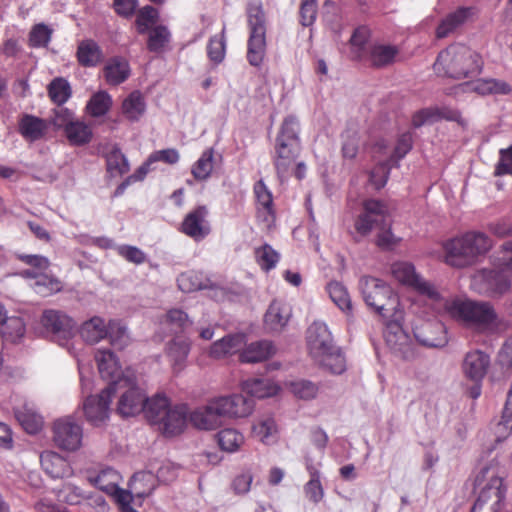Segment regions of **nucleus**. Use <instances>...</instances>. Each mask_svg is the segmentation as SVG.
Wrapping results in <instances>:
<instances>
[{
	"label": "nucleus",
	"mask_w": 512,
	"mask_h": 512,
	"mask_svg": "<svg viewBox=\"0 0 512 512\" xmlns=\"http://www.w3.org/2000/svg\"><path fill=\"white\" fill-rule=\"evenodd\" d=\"M320 364L333 374H342L346 370L345 358L337 347L327 353L319 355Z\"/></svg>",
	"instance_id": "obj_48"
},
{
	"label": "nucleus",
	"mask_w": 512,
	"mask_h": 512,
	"mask_svg": "<svg viewBox=\"0 0 512 512\" xmlns=\"http://www.w3.org/2000/svg\"><path fill=\"white\" fill-rule=\"evenodd\" d=\"M54 116L52 124L57 129H64V131L75 121L74 113L62 105L54 109Z\"/></svg>",
	"instance_id": "obj_59"
},
{
	"label": "nucleus",
	"mask_w": 512,
	"mask_h": 512,
	"mask_svg": "<svg viewBox=\"0 0 512 512\" xmlns=\"http://www.w3.org/2000/svg\"><path fill=\"white\" fill-rule=\"evenodd\" d=\"M42 469L51 478H68L73 475V469L66 459L53 451H44L40 455Z\"/></svg>",
	"instance_id": "obj_24"
},
{
	"label": "nucleus",
	"mask_w": 512,
	"mask_h": 512,
	"mask_svg": "<svg viewBox=\"0 0 512 512\" xmlns=\"http://www.w3.org/2000/svg\"><path fill=\"white\" fill-rule=\"evenodd\" d=\"M291 390L300 399L310 400L316 397L318 385L309 380H298L291 383Z\"/></svg>",
	"instance_id": "obj_54"
},
{
	"label": "nucleus",
	"mask_w": 512,
	"mask_h": 512,
	"mask_svg": "<svg viewBox=\"0 0 512 512\" xmlns=\"http://www.w3.org/2000/svg\"><path fill=\"white\" fill-rule=\"evenodd\" d=\"M50 99L58 106L66 103L72 95L68 80L63 77L54 78L47 87Z\"/></svg>",
	"instance_id": "obj_43"
},
{
	"label": "nucleus",
	"mask_w": 512,
	"mask_h": 512,
	"mask_svg": "<svg viewBox=\"0 0 512 512\" xmlns=\"http://www.w3.org/2000/svg\"><path fill=\"white\" fill-rule=\"evenodd\" d=\"M98 371L101 378L108 382L105 391L115 393L118 386L124 383L130 384L132 375L127 372L124 374L119 366L118 360L110 350H98L95 354Z\"/></svg>",
	"instance_id": "obj_13"
},
{
	"label": "nucleus",
	"mask_w": 512,
	"mask_h": 512,
	"mask_svg": "<svg viewBox=\"0 0 512 512\" xmlns=\"http://www.w3.org/2000/svg\"><path fill=\"white\" fill-rule=\"evenodd\" d=\"M244 344V334L227 335L211 345L209 354L213 358H221L239 351Z\"/></svg>",
	"instance_id": "obj_31"
},
{
	"label": "nucleus",
	"mask_w": 512,
	"mask_h": 512,
	"mask_svg": "<svg viewBox=\"0 0 512 512\" xmlns=\"http://www.w3.org/2000/svg\"><path fill=\"white\" fill-rule=\"evenodd\" d=\"M170 406L169 399L165 395L156 394L151 398L147 397L143 412L150 424L158 425L160 421H163Z\"/></svg>",
	"instance_id": "obj_32"
},
{
	"label": "nucleus",
	"mask_w": 512,
	"mask_h": 512,
	"mask_svg": "<svg viewBox=\"0 0 512 512\" xmlns=\"http://www.w3.org/2000/svg\"><path fill=\"white\" fill-rule=\"evenodd\" d=\"M110 344L118 350H122L130 344L131 338L127 327L119 320H110L107 323V336Z\"/></svg>",
	"instance_id": "obj_39"
},
{
	"label": "nucleus",
	"mask_w": 512,
	"mask_h": 512,
	"mask_svg": "<svg viewBox=\"0 0 512 512\" xmlns=\"http://www.w3.org/2000/svg\"><path fill=\"white\" fill-rule=\"evenodd\" d=\"M474 14L471 7H460L454 12L449 13L438 25L436 37L443 39L456 32L464 23Z\"/></svg>",
	"instance_id": "obj_25"
},
{
	"label": "nucleus",
	"mask_w": 512,
	"mask_h": 512,
	"mask_svg": "<svg viewBox=\"0 0 512 512\" xmlns=\"http://www.w3.org/2000/svg\"><path fill=\"white\" fill-rule=\"evenodd\" d=\"M79 332L86 343L95 344L106 338L107 324L103 318L94 316L81 325Z\"/></svg>",
	"instance_id": "obj_33"
},
{
	"label": "nucleus",
	"mask_w": 512,
	"mask_h": 512,
	"mask_svg": "<svg viewBox=\"0 0 512 512\" xmlns=\"http://www.w3.org/2000/svg\"><path fill=\"white\" fill-rule=\"evenodd\" d=\"M264 322L271 331H280L288 322V317L283 315L280 303L274 301L270 304L264 316Z\"/></svg>",
	"instance_id": "obj_50"
},
{
	"label": "nucleus",
	"mask_w": 512,
	"mask_h": 512,
	"mask_svg": "<svg viewBox=\"0 0 512 512\" xmlns=\"http://www.w3.org/2000/svg\"><path fill=\"white\" fill-rule=\"evenodd\" d=\"M0 333L5 341L16 343L25 334V324L20 317L6 316L1 322Z\"/></svg>",
	"instance_id": "obj_41"
},
{
	"label": "nucleus",
	"mask_w": 512,
	"mask_h": 512,
	"mask_svg": "<svg viewBox=\"0 0 512 512\" xmlns=\"http://www.w3.org/2000/svg\"><path fill=\"white\" fill-rule=\"evenodd\" d=\"M220 448L227 452L236 451L244 442L243 435L235 429H223L217 434Z\"/></svg>",
	"instance_id": "obj_49"
},
{
	"label": "nucleus",
	"mask_w": 512,
	"mask_h": 512,
	"mask_svg": "<svg viewBox=\"0 0 512 512\" xmlns=\"http://www.w3.org/2000/svg\"><path fill=\"white\" fill-rule=\"evenodd\" d=\"M188 414L186 405L170 406L163 417V421H160L157 425L158 429L166 436L179 435L187 425Z\"/></svg>",
	"instance_id": "obj_23"
},
{
	"label": "nucleus",
	"mask_w": 512,
	"mask_h": 512,
	"mask_svg": "<svg viewBox=\"0 0 512 512\" xmlns=\"http://www.w3.org/2000/svg\"><path fill=\"white\" fill-rule=\"evenodd\" d=\"M490 358L487 354L476 350L466 354L463 361V371L467 378L473 382H481L484 378Z\"/></svg>",
	"instance_id": "obj_26"
},
{
	"label": "nucleus",
	"mask_w": 512,
	"mask_h": 512,
	"mask_svg": "<svg viewBox=\"0 0 512 512\" xmlns=\"http://www.w3.org/2000/svg\"><path fill=\"white\" fill-rule=\"evenodd\" d=\"M169 40V32L164 26L155 27L149 34L147 47L152 52L160 51Z\"/></svg>",
	"instance_id": "obj_56"
},
{
	"label": "nucleus",
	"mask_w": 512,
	"mask_h": 512,
	"mask_svg": "<svg viewBox=\"0 0 512 512\" xmlns=\"http://www.w3.org/2000/svg\"><path fill=\"white\" fill-rule=\"evenodd\" d=\"M482 66L481 56L463 44H453L441 51L433 65L436 73L454 79L476 76Z\"/></svg>",
	"instance_id": "obj_3"
},
{
	"label": "nucleus",
	"mask_w": 512,
	"mask_h": 512,
	"mask_svg": "<svg viewBox=\"0 0 512 512\" xmlns=\"http://www.w3.org/2000/svg\"><path fill=\"white\" fill-rule=\"evenodd\" d=\"M413 137L410 132L403 133L399 136L397 144L394 148L391 161L398 162L406 156V154L412 149Z\"/></svg>",
	"instance_id": "obj_60"
},
{
	"label": "nucleus",
	"mask_w": 512,
	"mask_h": 512,
	"mask_svg": "<svg viewBox=\"0 0 512 512\" xmlns=\"http://www.w3.org/2000/svg\"><path fill=\"white\" fill-rule=\"evenodd\" d=\"M166 351L174 370H181L189 354L190 345L184 339H174L168 343Z\"/></svg>",
	"instance_id": "obj_42"
},
{
	"label": "nucleus",
	"mask_w": 512,
	"mask_h": 512,
	"mask_svg": "<svg viewBox=\"0 0 512 512\" xmlns=\"http://www.w3.org/2000/svg\"><path fill=\"white\" fill-rule=\"evenodd\" d=\"M120 388H127L121 395L117 411L123 417L134 416L144 410L147 396L144 391L137 387L134 382V377H131V382L128 385L122 383Z\"/></svg>",
	"instance_id": "obj_19"
},
{
	"label": "nucleus",
	"mask_w": 512,
	"mask_h": 512,
	"mask_svg": "<svg viewBox=\"0 0 512 512\" xmlns=\"http://www.w3.org/2000/svg\"><path fill=\"white\" fill-rule=\"evenodd\" d=\"M388 218L389 210L384 202L376 199L366 200L363 204V212L357 217L354 224L357 233L354 240L360 242L362 237L369 235L373 228H377L379 233L376 245L385 251L392 250L400 243L401 238L392 233Z\"/></svg>",
	"instance_id": "obj_2"
},
{
	"label": "nucleus",
	"mask_w": 512,
	"mask_h": 512,
	"mask_svg": "<svg viewBox=\"0 0 512 512\" xmlns=\"http://www.w3.org/2000/svg\"><path fill=\"white\" fill-rule=\"evenodd\" d=\"M472 92L481 96H504L512 92V86L502 79L485 77L460 83L451 89L455 96Z\"/></svg>",
	"instance_id": "obj_14"
},
{
	"label": "nucleus",
	"mask_w": 512,
	"mask_h": 512,
	"mask_svg": "<svg viewBox=\"0 0 512 512\" xmlns=\"http://www.w3.org/2000/svg\"><path fill=\"white\" fill-rule=\"evenodd\" d=\"M47 129L45 121L33 115H24L19 123V131L21 135L30 140L36 141L41 139Z\"/></svg>",
	"instance_id": "obj_35"
},
{
	"label": "nucleus",
	"mask_w": 512,
	"mask_h": 512,
	"mask_svg": "<svg viewBox=\"0 0 512 512\" xmlns=\"http://www.w3.org/2000/svg\"><path fill=\"white\" fill-rule=\"evenodd\" d=\"M359 289L366 305L383 318L401 310L398 295L384 281L363 276L359 280Z\"/></svg>",
	"instance_id": "obj_9"
},
{
	"label": "nucleus",
	"mask_w": 512,
	"mask_h": 512,
	"mask_svg": "<svg viewBox=\"0 0 512 512\" xmlns=\"http://www.w3.org/2000/svg\"><path fill=\"white\" fill-rule=\"evenodd\" d=\"M497 264L493 269H481L473 278V285L480 293L490 296L502 295L512 286V241L501 246Z\"/></svg>",
	"instance_id": "obj_4"
},
{
	"label": "nucleus",
	"mask_w": 512,
	"mask_h": 512,
	"mask_svg": "<svg viewBox=\"0 0 512 512\" xmlns=\"http://www.w3.org/2000/svg\"><path fill=\"white\" fill-rule=\"evenodd\" d=\"M40 323L42 333L46 338L60 346L68 347L75 331V323L72 318L64 312L50 309L43 312Z\"/></svg>",
	"instance_id": "obj_11"
},
{
	"label": "nucleus",
	"mask_w": 512,
	"mask_h": 512,
	"mask_svg": "<svg viewBox=\"0 0 512 512\" xmlns=\"http://www.w3.org/2000/svg\"><path fill=\"white\" fill-rule=\"evenodd\" d=\"M307 344L314 356L327 353L336 347L327 325L321 321H314L307 329Z\"/></svg>",
	"instance_id": "obj_21"
},
{
	"label": "nucleus",
	"mask_w": 512,
	"mask_h": 512,
	"mask_svg": "<svg viewBox=\"0 0 512 512\" xmlns=\"http://www.w3.org/2000/svg\"><path fill=\"white\" fill-rule=\"evenodd\" d=\"M255 259L262 270L270 271L279 262L280 254L271 245L266 243L255 249Z\"/></svg>",
	"instance_id": "obj_47"
},
{
	"label": "nucleus",
	"mask_w": 512,
	"mask_h": 512,
	"mask_svg": "<svg viewBox=\"0 0 512 512\" xmlns=\"http://www.w3.org/2000/svg\"><path fill=\"white\" fill-rule=\"evenodd\" d=\"M213 155V148L205 150L192 166L191 173L195 180L205 181L211 176L213 170Z\"/></svg>",
	"instance_id": "obj_45"
},
{
	"label": "nucleus",
	"mask_w": 512,
	"mask_h": 512,
	"mask_svg": "<svg viewBox=\"0 0 512 512\" xmlns=\"http://www.w3.org/2000/svg\"><path fill=\"white\" fill-rule=\"evenodd\" d=\"M55 445L66 451H75L81 446L82 428L70 417L58 419L53 426Z\"/></svg>",
	"instance_id": "obj_15"
},
{
	"label": "nucleus",
	"mask_w": 512,
	"mask_h": 512,
	"mask_svg": "<svg viewBox=\"0 0 512 512\" xmlns=\"http://www.w3.org/2000/svg\"><path fill=\"white\" fill-rule=\"evenodd\" d=\"M311 479L305 484L304 491L306 496L314 503H318L324 496V491L320 482V473L313 467H308Z\"/></svg>",
	"instance_id": "obj_53"
},
{
	"label": "nucleus",
	"mask_w": 512,
	"mask_h": 512,
	"mask_svg": "<svg viewBox=\"0 0 512 512\" xmlns=\"http://www.w3.org/2000/svg\"><path fill=\"white\" fill-rule=\"evenodd\" d=\"M317 4L316 0H302L300 6V22L303 26L312 25L316 19Z\"/></svg>",
	"instance_id": "obj_62"
},
{
	"label": "nucleus",
	"mask_w": 512,
	"mask_h": 512,
	"mask_svg": "<svg viewBox=\"0 0 512 512\" xmlns=\"http://www.w3.org/2000/svg\"><path fill=\"white\" fill-rule=\"evenodd\" d=\"M445 308L452 318L476 331L490 328L497 319L494 308L488 302L456 298L447 301Z\"/></svg>",
	"instance_id": "obj_7"
},
{
	"label": "nucleus",
	"mask_w": 512,
	"mask_h": 512,
	"mask_svg": "<svg viewBox=\"0 0 512 512\" xmlns=\"http://www.w3.org/2000/svg\"><path fill=\"white\" fill-rule=\"evenodd\" d=\"M370 38V30L366 26L356 28L350 38V43L353 48H357V58L363 59L365 53V45Z\"/></svg>",
	"instance_id": "obj_55"
},
{
	"label": "nucleus",
	"mask_w": 512,
	"mask_h": 512,
	"mask_svg": "<svg viewBox=\"0 0 512 512\" xmlns=\"http://www.w3.org/2000/svg\"><path fill=\"white\" fill-rule=\"evenodd\" d=\"M491 247L492 241L486 234L477 231L467 232L444 245L446 263L456 268L470 266Z\"/></svg>",
	"instance_id": "obj_5"
},
{
	"label": "nucleus",
	"mask_w": 512,
	"mask_h": 512,
	"mask_svg": "<svg viewBox=\"0 0 512 512\" xmlns=\"http://www.w3.org/2000/svg\"><path fill=\"white\" fill-rule=\"evenodd\" d=\"M275 353L272 342L261 340L246 346L240 353L239 359L242 363H258L266 361Z\"/></svg>",
	"instance_id": "obj_28"
},
{
	"label": "nucleus",
	"mask_w": 512,
	"mask_h": 512,
	"mask_svg": "<svg viewBox=\"0 0 512 512\" xmlns=\"http://www.w3.org/2000/svg\"><path fill=\"white\" fill-rule=\"evenodd\" d=\"M109 391L102 390L99 395L88 396L83 409L86 419L94 426H100L109 418V405L112 395Z\"/></svg>",
	"instance_id": "obj_20"
},
{
	"label": "nucleus",
	"mask_w": 512,
	"mask_h": 512,
	"mask_svg": "<svg viewBox=\"0 0 512 512\" xmlns=\"http://www.w3.org/2000/svg\"><path fill=\"white\" fill-rule=\"evenodd\" d=\"M206 206H198L189 212L182 222V232L196 241L204 239L210 233V226L206 217Z\"/></svg>",
	"instance_id": "obj_22"
},
{
	"label": "nucleus",
	"mask_w": 512,
	"mask_h": 512,
	"mask_svg": "<svg viewBox=\"0 0 512 512\" xmlns=\"http://www.w3.org/2000/svg\"><path fill=\"white\" fill-rule=\"evenodd\" d=\"M502 479L494 477L482 488L471 512H497L498 506L504 500L505 491L502 490Z\"/></svg>",
	"instance_id": "obj_18"
},
{
	"label": "nucleus",
	"mask_w": 512,
	"mask_h": 512,
	"mask_svg": "<svg viewBox=\"0 0 512 512\" xmlns=\"http://www.w3.org/2000/svg\"><path fill=\"white\" fill-rule=\"evenodd\" d=\"M256 200L268 213H272L273 197L263 180H259L254 184L253 188Z\"/></svg>",
	"instance_id": "obj_58"
},
{
	"label": "nucleus",
	"mask_w": 512,
	"mask_h": 512,
	"mask_svg": "<svg viewBox=\"0 0 512 512\" xmlns=\"http://www.w3.org/2000/svg\"><path fill=\"white\" fill-rule=\"evenodd\" d=\"M14 415L27 433L36 434L41 430L43 425L42 416L27 405L14 409Z\"/></svg>",
	"instance_id": "obj_37"
},
{
	"label": "nucleus",
	"mask_w": 512,
	"mask_h": 512,
	"mask_svg": "<svg viewBox=\"0 0 512 512\" xmlns=\"http://www.w3.org/2000/svg\"><path fill=\"white\" fill-rule=\"evenodd\" d=\"M398 53L399 50L394 45L373 44L366 53V59L371 66L383 68L392 64Z\"/></svg>",
	"instance_id": "obj_27"
},
{
	"label": "nucleus",
	"mask_w": 512,
	"mask_h": 512,
	"mask_svg": "<svg viewBox=\"0 0 512 512\" xmlns=\"http://www.w3.org/2000/svg\"><path fill=\"white\" fill-rule=\"evenodd\" d=\"M146 111L144 96L138 90L131 92L122 103V112L131 122L138 121Z\"/></svg>",
	"instance_id": "obj_38"
},
{
	"label": "nucleus",
	"mask_w": 512,
	"mask_h": 512,
	"mask_svg": "<svg viewBox=\"0 0 512 512\" xmlns=\"http://www.w3.org/2000/svg\"><path fill=\"white\" fill-rule=\"evenodd\" d=\"M242 390L249 395L245 397L251 399L254 405L252 397L259 399L271 397L277 393L278 387L267 378H253L242 382Z\"/></svg>",
	"instance_id": "obj_30"
},
{
	"label": "nucleus",
	"mask_w": 512,
	"mask_h": 512,
	"mask_svg": "<svg viewBox=\"0 0 512 512\" xmlns=\"http://www.w3.org/2000/svg\"><path fill=\"white\" fill-rule=\"evenodd\" d=\"M103 75L109 85L117 86L129 77V64L121 57L110 58L104 66Z\"/></svg>",
	"instance_id": "obj_29"
},
{
	"label": "nucleus",
	"mask_w": 512,
	"mask_h": 512,
	"mask_svg": "<svg viewBox=\"0 0 512 512\" xmlns=\"http://www.w3.org/2000/svg\"><path fill=\"white\" fill-rule=\"evenodd\" d=\"M112 105V98L106 91H99L92 95L86 105L88 113L93 117L104 116Z\"/></svg>",
	"instance_id": "obj_46"
},
{
	"label": "nucleus",
	"mask_w": 512,
	"mask_h": 512,
	"mask_svg": "<svg viewBox=\"0 0 512 512\" xmlns=\"http://www.w3.org/2000/svg\"><path fill=\"white\" fill-rule=\"evenodd\" d=\"M299 122L296 117L287 116L276 137L274 166L278 179H287L289 170L300 152Z\"/></svg>",
	"instance_id": "obj_6"
},
{
	"label": "nucleus",
	"mask_w": 512,
	"mask_h": 512,
	"mask_svg": "<svg viewBox=\"0 0 512 512\" xmlns=\"http://www.w3.org/2000/svg\"><path fill=\"white\" fill-rule=\"evenodd\" d=\"M103 58L99 45L93 40H83L78 45L77 59L84 67H95Z\"/></svg>",
	"instance_id": "obj_34"
},
{
	"label": "nucleus",
	"mask_w": 512,
	"mask_h": 512,
	"mask_svg": "<svg viewBox=\"0 0 512 512\" xmlns=\"http://www.w3.org/2000/svg\"><path fill=\"white\" fill-rule=\"evenodd\" d=\"M415 339L423 346L442 348L448 343L446 328L440 321H424L413 328Z\"/></svg>",
	"instance_id": "obj_17"
},
{
	"label": "nucleus",
	"mask_w": 512,
	"mask_h": 512,
	"mask_svg": "<svg viewBox=\"0 0 512 512\" xmlns=\"http://www.w3.org/2000/svg\"><path fill=\"white\" fill-rule=\"evenodd\" d=\"M500 160L496 166V174H512V146L500 151Z\"/></svg>",
	"instance_id": "obj_64"
},
{
	"label": "nucleus",
	"mask_w": 512,
	"mask_h": 512,
	"mask_svg": "<svg viewBox=\"0 0 512 512\" xmlns=\"http://www.w3.org/2000/svg\"><path fill=\"white\" fill-rule=\"evenodd\" d=\"M499 365L506 370H512V336L509 337L497 357Z\"/></svg>",
	"instance_id": "obj_63"
},
{
	"label": "nucleus",
	"mask_w": 512,
	"mask_h": 512,
	"mask_svg": "<svg viewBox=\"0 0 512 512\" xmlns=\"http://www.w3.org/2000/svg\"><path fill=\"white\" fill-rule=\"evenodd\" d=\"M178 287L181 291L189 293L192 291L205 289L207 286L203 284L196 275L192 273H182L177 279Z\"/></svg>",
	"instance_id": "obj_61"
},
{
	"label": "nucleus",
	"mask_w": 512,
	"mask_h": 512,
	"mask_svg": "<svg viewBox=\"0 0 512 512\" xmlns=\"http://www.w3.org/2000/svg\"><path fill=\"white\" fill-rule=\"evenodd\" d=\"M52 33V29L44 23L34 25L29 33V45L33 48L47 47L51 41Z\"/></svg>",
	"instance_id": "obj_52"
},
{
	"label": "nucleus",
	"mask_w": 512,
	"mask_h": 512,
	"mask_svg": "<svg viewBox=\"0 0 512 512\" xmlns=\"http://www.w3.org/2000/svg\"><path fill=\"white\" fill-rule=\"evenodd\" d=\"M102 477H105V474L96 478L97 487L114 497L120 512H137L131 503L135 498L148 497L154 490V473L151 471L135 473L129 483L130 490L121 489L115 483L102 485Z\"/></svg>",
	"instance_id": "obj_8"
},
{
	"label": "nucleus",
	"mask_w": 512,
	"mask_h": 512,
	"mask_svg": "<svg viewBox=\"0 0 512 512\" xmlns=\"http://www.w3.org/2000/svg\"><path fill=\"white\" fill-rule=\"evenodd\" d=\"M67 139L72 145L81 146L90 142L92 138L91 128L82 121L75 120L65 130Z\"/></svg>",
	"instance_id": "obj_44"
},
{
	"label": "nucleus",
	"mask_w": 512,
	"mask_h": 512,
	"mask_svg": "<svg viewBox=\"0 0 512 512\" xmlns=\"http://www.w3.org/2000/svg\"><path fill=\"white\" fill-rule=\"evenodd\" d=\"M327 291L337 307L348 317H351L352 302L345 286L337 281H332L327 285Z\"/></svg>",
	"instance_id": "obj_40"
},
{
	"label": "nucleus",
	"mask_w": 512,
	"mask_h": 512,
	"mask_svg": "<svg viewBox=\"0 0 512 512\" xmlns=\"http://www.w3.org/2000/svg\"><path fill=\"white\" fill-rule=\"evenodd\" d=\"M130 169V165L126 156L121 152L120 148L113 146L106 154V170L110 178L121 177Z\"/></svg>",
	"instance_id": "obj_36"
},
{
	"label": "nucleus",
	"mask_w": 512,
	"mask_h": 512,
	"mask_svg": "<svg viewBox=\"0 0 512 512\" xmlns=\"http://www.w3.org/2000/svg\"><path fill=\"white\" fill-rule=\"evenodd\" d=\"M391 272L394 278L400 283L413 287L418 292L427 295L431 299L438 297V293L435 289L416 273L413 264L401 261L396 262L391 266Z\"/></svg>",
	"instance_id": "obj_16"
},
{
	"label": "nucleus",
	"mask_w": 512,
	"mask_h": 512,
	"mask_svg": "<svg viewBox=\"0 0 512 512\" xmlns=\"http://www.w3.org/2000/svg\"><path fill=\"white\" fill-rule=\"evenodd\" d=\"M247 17L250 28L247 60L250 65L258 67L266 52V19L260 2H249Z\"/></svg>",
	"instance_id": "obj_10"
},
{
	"label": "nucleus",
	"mask_w": 512,
	"mask_h": 512,
	"mask_svg": "<svg viewBox=\"0 0 512 512\" xmlns=\"http://www.w3.org/2000/svg\"><path fill=\"white\" fill-rule=\"evenodd\" d=\"M57 496L59 500L70 505L80 503L81 499L85 497L83 491L71 483H65L62 488L58 490Z\"/></svg>",
	"instance_id": "obj_57"
},
{
	"label": "nucleus",
	"mask_w": 512,
	"mask_h": 512,
	"mask_svg": "<svg viewBox=\"0 0 512 512\" xmlns=\"http://www.w3.org/2000/svg\"><path fill=\"white\" fill-rule=\"evenodd\" d=\"M253 410V401L241 394L220 396L190 413L189 420L201 430H214L222 425L224 417H246Z\"/></svg>",
	"instance_id": "obj_1"
},
{
	"label": "nucleus",
	"mask_w": 512,
	"mask_h": 512,
	"mask_svg": "<svg viewBox=\"0 0 512 512\" xmlns=\"http://www.w3.org/2000/svg\"><path fill=\"white\" fill-rule=\"evenodd\" d=\"M387 319L384 338L387 346L398 357L408 360L413 356L411 339L402 325L403 311L392 313Z\"/></svg>",
	"instance_id": "obj_12"
},
{
	"label": "nucleus",
	"mask_w": 512,
	"mask_h": 512,
	"mask_svg": "<svg viewBox=\"0 0 512 512\" xmlns=\"http://www.w3.org/2000/svg\"><path fill=\"white\" fill-rule=\"evenodd\" d=\"M225 50V27H223L220 35H214L209 39L207 45V55L212 62L219 64L224 60Z\"/></svg>",
	"instance_id": "obj_51"
}]
</instances>
